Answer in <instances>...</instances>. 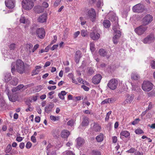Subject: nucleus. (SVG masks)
<instances>
[{"instance_id":"18","label":"nucleus","mask_w":155,"mask_h":155,"mask_svg":"<svg viewBox=\"0 0 155 155\" xmlns=\"http://www.w3.org/2000/svg\"><path fill=\"white\" fill-rule=\"evenodd\" d=\"M77 144L78 146V147H80L82 146L85 142L84 140L81 137H78L76 139Z\"/></svg>"},{"instance_id":"42","label":"nucleus","mask_w":155,"mask_h":155,"mask_svg":"<svg viewBox=\"0 0 155 155\" xmlns=\"http://www.w3.org/2000/svg\"><path fill=\"white\" fill-rule=\"evenodd\" d=\"M94 130L96 131H99L101 129V127L97 124L94 126Z\"/></svg>"},{"instance_id":"50","label":"nucleus","mask_w":155,"mask_h":155,"mask_svg":"<svg viewBox=\"0 0 155 155\" xmlns=\"http://www.w3.org/2000/svg\"><path fill=\"white\" fill-rule=\"evenodd\" d=\"M61 0H56L54 3V6L56 7L59 5L61 2Z\"/></svg>"},{"instance_id":"14","label":"nucleus","mask_w":155,"mask_h":155,"mask_svg":"<svg viewBox=\"0 0 155 155\" xmlns=\"http://www.w3.org/2000/svg\"><path fill=\"white\" fill-rule=\"evenodd\" d=\"M5 4L7 7L12 9L15 6V0H5Z\"/></svg>"},{"instance_id":"20","label":"nucleus","mask_w":155,"mask_h":155,"mask_svg":"<svg viewBox=\"0 0 155 155\" xmlns=\"http://www.w3.org/2000/svg\"><path fill=\"white\" fill-rule=\"evenodd\" d=\"M33 48V45L30 43L26 44L25 45V50L29 54L31 53Z\"/></svg>"},{"instance_id":"59","label":"nucleus","mask_w":155,"mask_h":155,"mask_svg":"<svg viewBox=\"0 0 155 155\" xmlns=\"http://www.w3.org/2000/svg\"><path fill=\"white\" fill-rule=\"evenodd\" d=\"M42 7L44 8H47L48 6V4L46 2H44L42 4Z\"/></svg>"},{"instance_id":"36","label":"nucleus","mask_w":155,"mask_h":155,"mask_svg":"<svg viewBox=\"0 0 155 155\" xmlns=\"http://www.w3.org/2000/svg\"><path fill=\"white\" fill-rule=\"evenodd\" d=\"M12 147L10 144H8L5 149V152L6 153H9L11 151Z\"/></svg>"},{"instance_id":"39","label":"nucleus","mask_w":155,"mask_h":155,"mask_svg":"<svg viewBox=\"0 0 155 155\" xmlns=\"http://www.w3.org/2000/svg\"><path fill=\"white\" fill-rule=\"evenodd\" d=\"M94 72L93 68L91 67L89 69L88 73L89 75H91L94 73Z\"/></svg>"},{"instance_id":"31","label":"nucleus","mask_w":155,"mask_h":155,"mask_svg":"<svg viewBox=\"0 0 155 155\" xmlns=\"http://www.w3.org/2000/svg\"><path fill=\"white\" fill-rule=\"evenodd\" d=\"M99 52L100 55L103 57L106 56L107 54V52L103 49H100Z\"/></svg>"},{"instance_id":"32","label":"nucleus","mask_w":155,"mask_h":155,"mask_svg":"<svg viewBox=\"0 0 155 155\" xmlns=\"http://www.w3.org/2000/svg\"><path fill=\"white\" fill-rule=\"evenodd\" d=\"M18 79L16 77L14 78L10 82V84L13 85H16L18 83Z\"/></svg>"},{"instance_id":"53","label":"nucleus","mask_w":155,"mask_h":155,"mask_svg":"<svg viewBox=\"0 0 155 155\" xmlns=\"http://www.w3.org/2000/svg\"><path fill=\"white\" fill-rule=\"evenodd\" d=\"M108 103H112L115 101V100L113 98H108Z\"/></svg>"},{"instance_id":"11","label":"nucleus","mask_w":155,"mask_h":155,"mask_svg":"<svg viewBox=\"0 0 155 155\" xmlns=\"http://www.w3.org/2000/svg\"><path fill=\"white\" fill-rule=\"evenodd\" d=\"M102 77L101 75L99 74H96L92 79V83L95 84H98L100 82Z\"/></svg>"},{"instance_id":"21","label":"nucleus","mask_w":155,"mask_h":155,"mask_svg":"<svg viewBox=\"0 0 155 155\" xmlns=\"http://www.w3.org/2000/svg\"><path fill=\"white\" fill-rule=\"evenodd\" d=\"M140 78V76L137 73H132L131 74V79L135 81L138 80Z\"/></svg>"},{"instance_id":"48","label":"nucleus","mask_w":155,"mask_h":155,"mask_svg":"<svg viewBox=\"0 0 155 155\" xmlns=\"http://www.w3.org/2000/svg\"><path fill=\"white\" fill-rule=\"evenodd\" d=\"M31 104L29 103L28 105V108L26 109L25 111L26 112L31 111L33 110V108L31 107Z\"/></svg>"},{"instance_id":"28","label":"nucleus","mask_w":155,"mask_h":155,"mask_svg":"<svg viewBox=\"0 0 155 155\" xmlns=\"http://www.w3.org/2000/svg\"><path fill=\"white\" fill-rule=\"evenodd\" d=\"M96 139L98 142L102 141L104 140V135L102 134H100V135L97 136Z\"/></svg>"},{"instance_id":"3","label":"nucleus","mask_w":155,"mask_h":155,"mask_svg":"<svg viewBox=\"0 0 155 155\" xmlns=\"http://www.w3.org/2000/svg\"><path fill=\"white\" fill-rule=\"evenodd\" d=\"M142 87L143 90L145 91H149L153 88V84L149 81H144L142 84Z\"/></svg>"},{"instance_id":"26","label":"nucleus","mask_w":155,"mask_h":155,"mask_svg":"<svg viewBox=\"0 0 155 155\" xmlns=\"http://www.w3.org/2000/svg\"><path fill=\"white\" fill-rule=\"evenodd\" d=\"M12 78V76L10 73H6L4 79L5 82H8Z\"/></svg>"},{"instance_id":"33","label":"nucleus","mask_w":155,"mask_h":155,"mask_svg":"<svg viewBox=\"0 0 155 155\" xmlns=\"http://www.w3.org/2000/svg\"><path fill=\"white\" fill-rule=\"evenodd\" d=\"M5 101L3 100H1L0 101V108L1 109H3L5 108Z\"/></svg>"},{"instance_id":"7","label":"nucleus","mask_w":155,"mask_h":155,"mask_svg":"<svg viewBox=\"0 0 155 155\" xmlns=\"http://www.w3.org/2000/svg\"><path fill=\"white\" fill-rule=\"evenodd\" d=\"M147 27L145 25L140 26L135 29V32L139 35H141L144 33L147 29Z\"/></svg>"},{"instance_id":"57","label":"nucleus","mask_w":155,"mask_h":155,"mask_svg":"<svg viewBox=\"0 0 155 155\" xmlns=\"http://www.w3.org/2000/svg\"><path fill=\"white\" fill-rule=\"evenodd\" d=\"M135 150L134 148H131L130 150L127 151V152L128 153H133L135 152Z\"/></svg>"},{"instance_id":"5","label":"nucleus","mask_w":155,"mask_h":155,"mask_svg":"<svg viewBox=\"0 0 155 155\" xmlns=\"http://www.w3.org/2000/svg\"><path fill=\"white\" fill-rule=\"evenodd\" d=\"M117 26H114L113 29L115 33V35L113 38V40L114 43V44H117V39L120 36L121 32L119 30H117Z\"/></svg>"},{"instance_id":"40","label":"nucleus","mask_w":155,"mask_h":155,"mask_svg":"<svg viewBox=\"0 0 155 155\" xmlns=\"http://www.w3.org/2000/svg\"><path fill=\"white\" fill-rule=\"evenodd\" d=\"M147 95L148 97L152 96L155 95V90H153L150 92L147 93Z\"/></svg>"},{"instance_id":"2","label":"nucleus","mask_w":155,"mask_h":155,"mask_svg":"<svg viewBox=\"0 0 155 155\" xmlns=\"http://www.w3.org/2000/svg\"><path fill=\"white\" fill-rule=\"evenodd\" d=\"M22 4L23 8L26 10L31 9L34 6V3L31 0H23Z\"/></svg>"},{"instance_id":"1","label":"nucleus","mask_w":155,"mask_h":155,"mask_svg":"<svg viewBox=\"0 0 155 155\" xmlns=\"http://www.w3.org/2000/svg\"><path fill=\"white\" fill-rule=\"evenodd\" d=\"M11 67V71L13 74L15 69L20 74H23L25 72V67L24 63L20 59L17 60L16 63L12 62Z\"/></svg>"},{"instance_id":"19","label":"nucleus","mask_w":155,"mask_h":155,"mask_svg":"<svg viewBox=\"0 0 155 155\" xmlns=\"http://www.w3.org/2000/svg\"><path fill=\"white\" fill-rule=\"evenodd\" d=\"M46 19L47 15L45 14H43L39 17L38 21L39 22L43 23L46 21Z\"/></svg>"},{"instance_id":"45","label":"nucleus","mask_w":155,"mask_h":155,"mask_svg":"<svg viewBox=\"0 0 155 155\" xmlns=\"http://www.w3.org/2000/svg\"><path fill=\"white\" fill-rule=\"evenodd\" d=\"M16 45L14 43H12L11 44L9 45V48L11 50H14L16 48Z\"/></svg>"},{"instance_id":"24","label":"nucleus","mask_w":155,"mask_h":155,"mask_svg":"<svg viewBox=\"0 0 155 155\" xmlns=\"http://www.w3.org/2000/svg\"><path fill=\"white\" fill-rule=\"evenodd\" d=\"M35 11L36 12L40 13L43 12L44 11V8L41 6H38L35 7Z\"/></svg>"},{"instance_id":"55","label":"nucleus","mask_w":155,"mask_h":155,"mask_svg":"<svg viewBox=\"0 0 155 155\" xmlns=\"http://www.w3.org/2000/svg\"><path fill=\"white\" fill-rule=\"evenodd\" d=\"M56 88V86L55 85L51 86H48V88L49 90H52L55 89Z\"/></svg>"},{"instance_id":"23","label":"nucleus","mask_w":155,"mask_h":155,"mask_svg":"<svg viewBox=\"0 0 155 155\" xmlns=\"http://www.w3.org/2000/svg\"><path fill=\"white\" fill-rule=\"evenodd\" d=\"M41 68V67L40 66H37L35 67V69L32 71V75L38 74L40 71V69Z\"/></svg>"},{"instance_id":"13","label":"nucleus","mask_w":155,"mask_h":155,"mask_svg":"<svg viewBox=\"0 0 155 155\" xmlns=\"http://www.w3.org/2000/svg\"><path fill=\"white\" fill-rule=\"evenodd\" d=\"M154 37L153 35H150L145 38L143 41L145 44H150L154 41Z\"/></svg>"},{"instance_id":"47","label":"nucleus","mask_w":155,"mask_h":155,"mask_svg":"<svg viewBox=\"0 0 155 155\" xmlns=\"http://www.w3.org/2000/svg\"><path fill=\"white\" fill-rule=\"evenodd\" d=\"M111 114V111H109L108 112L106 115V117L105 118V120L106 121H108V120L109 119L110 115Z\"/></svg>"},{"instance_id":"60","label":"nucleus","mask_w":155,"mask_h":155,"mask_svg":"<svg viewBox=\"0 0 155 155\" xmlns=\"http://www.w3.org/2000/svg\"><path fill=\"white\" fill-rule=\"evenodd\" d=\"M31 143L30 142H28L27 143L26 145V147L27 149L30 148L31 146Z\"/></svg>"},{"instance_id":"41","label":"nucleus","mask_w":155,"mask_h":155,"mask_svg":"<svg viewBox=\"0 0 155 155\" xmlns=\"http://www.w3.org/2000/svg\"><path fill=\"white\" fill-rule=\"evenodd\" d=\"M52 132V135L54 137H57L58 135V131L57 130H54Z\"/></svg>"},{"instance_id":"15","label":"nucleus","mask_w":155,"mask_h":155,"mask_svg":"<svg viewBox=\"0 0 155 155\" xmlns=\"http://www.w3.org/2000/svg\"><path fill=\"white\" fill-rule=\"evenodd\" d=\"M90 36L91 38L94 40H97L100 37L99 34L96 32H95L94 31L90 33Z\"/></svg>"},{"instance_id":"38","label":"nucleus","mask_w":155,"mask_h":155,"mask_svg":"<svg viewBox=\"0 0 155 155\" xmlns=\"http://www.w3.org/2000/svg\"><path fill=\"white\" fill-rule=\"evenodd\" d=\"M81 35L84 37H85L87 35V31L85 29L82 30L81 31Z\"/></svg>"},{"instance_id":"49","label":"nucleus","mask_w":155,"mask_h":155,"mask_svg":"<svg viewBox=\"0 0 155 155\" xmlns=\"http://www.w3.org/2000/svg\"><path fill=\"white\" fill-rule=\"evenodd\" d=\"M74 121L73 120H70L67 123V124L68 125L70 126L71 127L74 125Z\"/></svg>"},{"instance_id":"30","label":"nucleus","mask_w":155,"mask_h":155,"mask_svg":"<svg viewBox=\"0 0 155 155\" xmlns=\"http://www.w3.org/2000/svg\"><path fill=\"white\" fill-rule=\"evenodd\" d=\"M67 94V92L65 91H62L61 93H58V96L59 98L62 100H64V96Z\"/></svg>"},{"instance_id":"51","label":"nucleus","mask_w":155,"mask_h":155,"mask_svg":"<svg viewBox=\"0 0 155 155\" xmlns=\"http://www.w3.org/2000/svg\"><path fill=\"white\" fill-rule=\"evenodd\" d=\"M39 45L38 44H36L35 45L33 48H32V52H34L39 47Z\"/></svg>"},{"instance_id":"12","label":"nucleus","mask_w":155,"mask_h":155,"mask_svg":"<svg viewBox=\"0 0 155 155\" xmlns=\"http://www.w3.org/2000/svg\"><path fill=\"white\" fill-rule=\"evenodd\" d=\"M134 94H127V98L125 101L122 104L125 105L126 104L131 103L134 99Z\"/></svg>"},{"instance_id":"64","label":"nucleus","mask_w":155,"mask_h":155,"mask_svg":"<svg viewBox=\"0 0 155 155\" xmlns=\"http://www.w3.org/2000/svg\"><path fill=\"white\" fill-rule=\"evenodd\" d=\"M67 155H75L72 152L70 151H68L66 152Z\"/></svg>"},{"instance_id":"9","label":"nucleus","mask_w":155,"mask_h":155,"mask_svg":"<svg viewBox=\"0 0 155 155\" xmlns=\"http://www.w3.org/2000/svg\"><path fill=\"white\" fill-rule=\"evenodd\" d=\"M36 34L39 38L42 39L45 36V31L43 28H39L36 30Z\"/></svg>"},{"instance_id":"8","label":"nucleus","mask_w":155,"mask_h":155,"mask_svg":"<svg viewBox=\"0 0 155 155\" xmlns=\"http://www.w3.org/2000/svg\"><path fill=\"white\" fill-rule=\"evenodd\" d=\"M133 10L138 13L142 12L144 10V6L141 4H137L133 7Z\"/></svg>"},{"instance_id":"62","label":"nucleus","mask_w":155,"mask_h":155,"mask_svg":"<svg viewBox=\"0 0 155 155\" xmlns=\"http://www.w3.org/2000/svg\"><path fill=\"white\" fill-rule=\"evenodd\" d=\"M139 120H140L138 118L136 119L135 120L132 122V124L134 125L137 124L138 123V121H139Z\"/></svg>"},{"instance_id":"56","label":"nucleus","mask_w":155,"mask_h":155,"mask_svg":"<svg viewBox=\"0 0 155 155\" xmlns=\"http://www.w3.org/2000/svg\"><path fill=\"white\" fill-rule=\"evenodd\" d=\"M151 66L153 69H155V61L153 60L151 61Z\"/></svg>"},{"instance_id":"22","label":"nucleus","mask_w":155,"mask_h":155,"mask_svg":"<svg viewBox=\"0 0 155 155\" xmlns=\"http://www.w3.org/2000/svg\"><path fill=\"white\" fill-rule=\"evenodd\" d=\"M69 132L67 130H63L61 133V135L62 137L67 138L70 135Z\"/></svg>"},{"instance_id":"10","label":"nucleus","mask_w":155,"mask_h":155,"mask_svg":"<svg viewBox=\"0 0 155 155\" xmlns=\"http://www.w3.org/2000/svg\"><path fill=\"white\" fill-rule=\"evenodd\" d=\"M88 15L92 21L93 22L95 21L96 18V12L94 8H91L89 10L88 12Z\"/></svg>"},{"instance_id":"16","label":"nucleus","mask_w":155,"mask_h":155,"mask_svg":"<svg viewBox=\"0 0 155 155\" xmlns=\"http://www.w3.org/2000/svg\"><path fill=\"white\" fill-rule=\"evenodd\" d=\"M81 52L79 51H77L75 54L74 60L77 64L79 63L80 59L81 57Z\"/></svg>"},{"instance_id":"52","label":"nucleus","mask_w":155,"mask_h":155,"mask_svg":"<svg viewBox=\"0 0 155 155\" xmlns=\"http://www.w3.org/2000/svg\"><path fill=\"white\" fill-rule=\"evenodd\" d=\"M80 34V32L79 31H77L75 32L74 34V39L76 38Z\"/></svg>"},{"instance_id":"61","label":"nucleus","mask_w":155,"mask_h":155,"mask_svg":"<svg viewBox=\"0 0 155 155\" xmlns=\"http://www.w3.org/2000/svg\"><path fill=\"white\" fill-rule=\"evenodd\" d=\"M81 88H83L85 91H88L89 90L88 87L84 85H82L81 86Z\"/></svg>"},{"instance_id":"54","label":"nucleus","mask_w":155,"mask_h":155,"mask_svg":"<svg viewBox=\"0 0 155 155\" xmlns=\"http://www.w3.org/2000/svg\"><path fill=\"white\" fill-rule=\"evenodd\" d=\"M102 4V2L101 0H98L97 4V6L98 8H99L101 5H103Z\"/></svg>"},{"instance_id":"27","label":"nucleus","mask_w":155,"mask_h":155,"mask_svg":"<svg viewBox=\"0 0 155 155\" xmlns=\"http://www.w3.org/2000/svg\"><path fill=\"white\" fill-rule=\"evenodd\" d=\"M103 25L105 28H108L110 25V21L107 20H104L103 22Z\"/></svg>"},{"instance_id":"44","label":"nucleus","mask_w":155,"mask_h":155,"mask_svg":"<svg viewBox=\"0 0 155 155\" xmlns=\"http://www.w3.org/2000/svg\"><path fill=\"white\" fill-rule=\"evenodd\" d=\"M135 132L137 134H141L143 133V131L141 129H137L135 130Z\"/></svg>"},{"instance_id":"4","label":"nucleus","mask_w":155,"mask_h":155,"mask_svg":"<svg viewBox=\"0 0 155 155\" xmlns=\"http://www.w3.org/2000/svg\"><path fill=\"white\" fill-rule=\"evenodd\" d=\"M118 84V81L116 79H112L109 81L107 86L110 89L114 90L117 88Z\"/></svg>"},{"instance_id":"58","label":"nucleus","mask_w":155,"mask_h":155,"mask_svg":"<svg viewBox=\"0 0 155 155\" xmlns=\"http://www.w3.org/2000/svg\"><path fill=\"white\" fill-rule=\"evenodd\" d=\"M18 153V152L16 150H14L11 151L10 154L12 155H16Z\"/></svg>"},{"instance_id":"6","label":"nucleus","mask_w":155,"mask_h":155,"mask_svg":"<svg viewBox=\"0 0 155 155\" xmlns=\"http://www.w3.org/2000/svg\"><path fill=\"white\" fill-rule=\"evenodd\" d=\"M153 20V17L150 14L146 15L143 18L142 24L143 25H148Z\"/></svg>"},{"instance_id":"29","label":"nucleus","mask_w":155,"mask_h":155,"mask_svg":"<svg viewBox=\"0 0 155 155\" xmlns=\"http://www.w3.org/2000/svg\"><path fill=\"white\" fill-rule=\"evenodd\" d=\"M120 135L122 136H124L125 137H127L130 135V133L126 130H123L121 131L120 133Z\"/></svg>"},{"instance_id":"35","label":"nucleus","mask_w":155,"mask_h":155,"mask_svg":"<svg viewBox=\"0 0 155 155\" xmlns=\"http://www.w3.org/2000/svg\"><path fill=\"white\" fill-rule=\"evenodd\" d=\"M27 19L25 17L21 16L20 19V21L21 23L25 24L27 22Z\"/></svg>"},{"instance_id":"34","label":"nucleus","mask_w":155,"mask_h":155,"mask_svg":"<svg viewBox=\"0 0 155 155\" xmlns=\"http://www.w3.org/2000/svg\"><path fill=\"white\" fill-rule=\"evenodd\" d=\"M8 96L9 100L10 101L12 102H14L16 101V99L15 96L13 95H8Z\"/></svg>"},{"instance_id":"63","label":"nucleus","mask_w":155,"mask_h":155,"mask_svg":"<svg viewBox=\"0 0 155 155\" xmlns=\"http://www.w3.org/2000/svg\"><path fill=\"white\" fill-rule=\"evenodd\" d=\"M40 118L39 117H36L35 118V120L36 122L39 123L40 121Z\"/></svg>"},{"instance_id":"46","label":"nucleus","mask_w":155,"mask_h":155,"mask_svg":"<svg viewBox=\"0 0 155 155\" xmlns=\"http://www.w3.org/2000/svg\"><path fill=\"white\" fill-rule=\"evenodd\" d=\"M101 154L100 152L98 151L93 150L92 151V155H101Z\"/></svg>"},{"instance_id":"17","label":"nucleus","mask_w":155,"mask_h":155,"mask_svg":"<svg viewBox=\"0 0 155 155\" xmlns=\"http://www.w3.org/2000/svg\"><path fill=\"white\" fill-rule=\"evenodd\" d=\"M54 106V104L52 103H50L49 104L47 105L45 108V111L48 113L51 110Z\"/></svg>"},{"instance_id":"25","label":"nucleus","mask_w":155,"mask_h":155,"mask_svg":"<svg viewBox=\"0 0 155 155\" xmlns=\"http://www.w3.org/2000/svg\"><path fill=\"white\" fill-rule=\"evenodd\" d=\"M89 123L88 118L86 117H84L83 119V120L81 124L83 126H87Z\"/></svg>"},{"instance_id":"37","label":"nucleus","mask_w":155,"mask_h":155,"mask_svg":"<svg viewBox=\"0 0 155 155\" xmlns=\"http://www.w3.org/2000/svg\"><path fill=\"white\" fill-rule=\"evenodd\" d=\"M50 118L51 120L54 121H55L56 120H58L60 119L59 117H55L54 116L51 115L50 116Z\"/></svg>"},{"instance_id":"43","label":"nucleus","mask_w":155,"mask_h":155,"mask_svg":"<svg viewBox=\"0 0 155 155\" xmlns=\"http://www.w3.org/2000/svg\"><path fill=\"white\" fill-rule=\"evenodd\" d=\"M90 49L92 51L95 50L94 44V43H91L90 44Z\"/></svg>"}]
</instances>
